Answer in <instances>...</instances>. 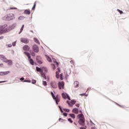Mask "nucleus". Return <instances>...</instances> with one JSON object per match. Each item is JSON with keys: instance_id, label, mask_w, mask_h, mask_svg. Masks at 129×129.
I'll return each instance as SVG.
<instances>
[{"instance_id": "obj_1", "label": "nucleus", "mask_w": 129, "mask_h": 129, "mask_svg": "<svg viewBox=\"0 0 129 129\" xmlns=\"http://www.w3.org/2000/svg\"><path fill=\"white\" fill-rule=\"evenodd\" d=\"M80 114H79L77 116V119H79L78 123L80 125L84 126L85 125V118L84 117V115L82 113V111L81 110H79Z\"/></svg>"}, {"instance_id": "obj_2", "label": "nucleus", "mask_w": 129, "mask_h": 129, "mask_svg": "<svg viewBox=\"0 0 129 129\" xmlns=\"http://www.w3.org/2000/svg\"><path fill=\"white\" fill-rule=\"evenodd\" d=\"M15 19V15L13 14H9L2 18L4 21H13Z\"/></svg>"}, {"instance_id": "obj_3", "label": "nucleus", "mask_w": 129, "mask_h": 129, "mask_svg": "<svg viewBox=\"0 0 129 129\" xmlns=\"http://www.w3.org/2000/svg\"><path fill=\"white\" fill-rule=\"evenodd\" d=\"M7 28V24H4V25L0 27V35L4 34V33H8V31H6Z\"/></svg>"}, {"instance_id": "obj_4", "label": "nucleus", "mask_w": 129, "mask_h": 129, "mask_svg": "<svg viewBox=\"0 0 129 129\" xmlns=\"http://www.w3.org/2000/svg\"><path fill=\"white\" fill-rule=\"evenodd\" d=\"M16 26H17V24L16 23L12 24V25L9 26L8 27V24H7V29L6 32H10V31H12V30H14L15 28H16Z\"/></svg>"}, {"instance_id": "obj_5", "label": "nucleus", "mask_w": 129, "mask_h": 129, "mask_svg": "<svg viewBox=\"0 0 129 129\" xmlns=\"http://www.w3.org/2000/svg\"><path fill=\"white\" fill-rule=\"evenodd\" d=\"M32 50L35 52V53H39V46L37 45L36 44H34L32 46Z\"/></svg>"}, {"instance_id": "obj_6", "label": "nucleus", "mask_w": 129, "mask_h": 129, "mask_svg": "<svg viewBox=\"0 0 129 129\" xmlns=\"http://www.w3.org/2000/svg\"><path fill=\"white\" fill-rule=\"evenodd\" d=\"M64 82L63 81L59 82L58 83V86L59 89L60 90L62 89V88L64 89Z\"/></svg>"}, {"instance_id": "obj_7", "label": "nucleus", "mask_w": 129, "mask_h": 129, "mask_svg": "<svg viewBox=\"0 0 129 129\" xmlns=\"http://www.w3.org/2000/svg\"><path fill=\"white\" fill-rule=\"evenodd\" d=\"M50 85L52 88H57V83L54 81L50 82Z\"/></svg>"}, {"instance_id": "obj_8", "label": "nucleus", "mask_w": 129, "mask_h": 129, "mask_svg": "<svg viewBox=\"0 0 129 129\" xmlns=\"http://www.w3.org/2000/svg\"><path fill=\"white\" fill-rule=\"evenodd\" d=\"M42 60V57L41 56H37L36 57V61L38 64H43V62L41 61Z\"/></svg>"}, {"instance_id": "obj_9", "label": "nucleus", "mask_w": 129, "mask_h": 129, "mask_svg": "<svg viewBox=\"0 0 129 129\" xmlns=\"http://www.w3.org/2000/svg\"><path fill=\"white\" fill-rule=\"evenodd\" d=\"M21 42H22V43H24V44H28V43H29V40L27 38H21Z\"/></svg>"}, {"instance_id": "obj_10", "label": "nucleus", "mask_w": 129, "mask_h": 129, "mask_svg": "<svg viewBox=\"0 0 129 129\" xmlns=\"http://www.w3.org/2000/svg\"><path fill=\"white\" fill-rule=\"evenodd\" d=\"M36 71L37 72H40V73L42 74L44 72V70H43V68H39L38 67H36Z\"/></svg>"}, {"instance_id": "obj_11", "label": "nucleus", "mask_w": 129, "mask_h": 129, "mask_svg": "<svg viewBox=\"0 0 129 129\" xmlns=\"http://www.w3.org/2000/svg\"><path fill=\"white\" fill-rule=\"evenodd\" d=\"M24 53L27 57L28 58V60H31L32 59V57L31 56V54H30V53H29L28 51H24Z\"/></svg>"}, {"instance_id": "obj_12", "label": "nucleus", "mask_w": 129, "mask_h": 129, "mask_svg": "<svg viewBox=\"0 0 129 129\" xmlns=\"http://www.w3.org/2000/svg\"><path fill=\"white\" fill-rule=\"evenodd\" d=\"M23 49L24 50V51H30V46H29V45H25L23 47Z\"/></svg>"}, {"instance_id": "obj_13", "label": "nucleus", "mask_w": 129, "mask_h": 129, "mask_svg": "<svg viewBox=\"0 0 129 129\" xmlns=\"http://www.w3.org/2000/svg\"><path fill=\"white\" fill-rule=\"evenodd\" d=\"M72 112L73 113H75L76 114H78V113H79V110H78V108H75L73 109Z\"/></svg>"}, {"instance_id": "obj_14", "label": "nucleus", "mask_w": 129, "mask_h": 129, "mask_svg": "<svg viewBox=\"0 0 129 129\" xmlns=\"http://www.w3.org/2000/svg\"><path fill=\"white\" fill-rule=\"evenodd\" d=\"M41 77H42V78H44V80H47V76H46V74L45 72H43L41 74H40Z\"/></svg>"}, {"instance_id": "obj_15", "label": "nucleus", "mask_w": 129, "mask_h": 129, "mask_svg": "<svg viewBox=\"0 0 129 129\" xmlns=\"http://www.w3.org/2000/svg\"><path fill=\"white\" fill-rule=\"evenodd\" d=\"M24 14H25V15H31V12L30 10L26 9L24 10Z\"/></svg>"}, {"instance_id": "obj_16", "label": "nucleus", "mask_w": 129, "mask_h": 129, "mask_svg": "<svg viewBox=\"0 0 129 129\" xmlns=\"http://www.w3.org/2000/svg\"><path fill=\"white\" fill-rule=\"evenodd\" d=\"M74 84L75 85V88H78V87H79V82H78V81H75Z\"/></svg>"}, {"instance_id": "obj_17", "label": "nucleus", "mask_w": 129, "mask_h": 129, "mask_svg": "<svg viewBox=\"0 0 129 129\" xmlns=\"http://www.w3.org/2000/svg\"><path fill=\"white\" fill-rule=\"evenodd\" d=\"M29 61L31 65H34L35 64V65H37V63H35V61H34V60H33V59H30V60H29Z\"/></svg>"}, {"instance_id": "obj_18", "label": "nucleus", "mask_w": 129, "mask_h": 129, "mask_svg": "<svg viewBox=\"0 0 129 129\" xmlns=\"http://www.w3.org/2000/svg\"><path fill=\"white\" fill-rule=\"evenodd\" d=\"M7 60V57H6V56H5V55H3V54H0V59L3 60Z\"/></svg>"}, {"instance_id": "obj_19", "label": "nucleus", "mask_w": 129, "mask_h": 129, "mask_svg": "<svg viewBox=\"0 0 129 129\" xmlns=\"http://www.w3.org/2000/svg\"><path fill=\"white\" fill-rule=\"evenodd\" d=\"M61 96H62V98H63V99H67V95H66V93H62Z\"/></svg>"}, {"instance_id": "obj_20", "label": "nucleus", "mask_w": 129, "mask_h": 129, "mask_svg": "<svg viewBox=\"0 0 129 129\" xmlns=\"http://www.w3.org/2000/svg\"><path fill=\"white\" fill-rule=\"evenodd\" d=\"M69 116L70 117H72V118H73L74 119H75V117H76V116H75V114L74 113H70Z\"/></svg>"}, {"instance_id": "obj_21", "label": "nucleus", "mask_w": 129, "mask_h": 129, "mask_svg": "<svg viewBox=\"0 0 129 129\" xmlns=\"http://www.w3.org/2000/svg\"><path fill=\"white\" fill-rule=\"evenodd\" d=\"M33 40H34V42H35V43H37V44H38V45H40V41H39L38 38L34 37L33 38Z\"/></svg>"}, {"instance_id": "obj_22", "label": "nucleus", "mask_w": 129, "mask_h": 129, "mask_svg": "<svg viewBox=\"0 0 129 129\" xmlns=\"http://www.w3.org/2000/svg\"><path fill=\"white\" fill-rule=\"evenodd\" d=\"M45 56L46 57L47 60L48 61V62H52V59H51V57H50V56L45 55Z\"/></svg>"}, {"instance_id": "obj_23", "label": "nucleus", "mask_w": 129, "mask_h": 129, "mask_svg": "<svg viewBox=\"0 0 129 129\" xmlns=\"http://www.w3.org/2000/svg\"><path fill=\"white\" fill-rule=\"evenodd\" d=\"M24 28H25V25H22L21 29H20V32L19 33V34H21L22 33V32H23V31L24 30Z\"/></svg>"}, {"instance_id": "obj_24", "label": "nucleus", "mask_w": 129, "mask_h": 129, "mask_svg": "<svg viewBox=\"0 0 129 129\" xmlns=\"http://www.w3.org/2000/svg\"><path fill=\"white\" fill-rule=\"evenodd\" d=\"M107 99H108L109 100H110L111 101H112V102H114V103L116 104V105H118V106H119L120 107H122V106H121V105H119V104H118V103H116V102L111 100L110 99L107 98Z\"/></svg>"}, {"instance_id": "obj_25", "label": "nucleus", "mask_w": 129, "mask_h": 129, "mask_svg": "<svg viewBox=\"0 0 129 129\" xmlns=\"http://www.w3.org/2000/svg\"><path fill=\"white\" fill-rule=\"evenodd\" d=\"M25 19H26V17L25 16H21L19 18V20L20 21H23V20H25Z\"/></svg>"}, {"instance_id": "obj_26", "label": "nucleus", "mask_w": 129, "mask_h": 129, "mask_svg": "<svg viewBox=\"0 0 129 129\" xmlns=\"http://www.w3.org/2000/svg\"><path fill=\"white\" fill-rule=\"evenodd\" d=\"M8 64L10 65V66H11V65L13 64V61H12L11 59H8Z\"/></svg>"}, {"instance_id": "obj_27", "label": "nucleus", "mask_w": 129, "mask_h": 129, "mask_svg": "<svg viewBox=\"0 0 129 129\" xmlns=\"http://www.w3.org/2000/svg\"><path fill=\"white\" fill-rule=\"evenodd\" d=\"M55 101L56 104L58 105V102H60V98L53 99Z\"/></svg>"}, {"instance_id": "obj_28", "label": "nucleus", "mask_w": 129, "mask_h": 129, "mask_svg": "<svg viewBox=\"0 0 129 129\" xmlns=\"http://www.w3.org/2000/svg\"><path fill=\"white\" fill-rule=\"evenodd\" d=\"M37 3V1H35L34 5H33V6L32 8V11H35V9H36V4Z\"/></svg>"}, {"instance_id": "obj_29", "label": "nucleus", "mask_w": 129, "mask_h": 129, "mask_svg": "<svg viewBox=\"0 0 129 129\" xmlns=\"http://www.w3.org/2000/svg\"><path fill=\"white\" fill-rule=\"evenodd\" d=\"M42 69H43L44 72H45V73H48V69H47V68H45L44 67H42Z\"/></svg>"}, {"instance_id": "obj_30", "label": "nucleus", "mask_w": 129, "mask_h": 129, "mask_svg": "<svg viewBox=\"0 0 129 129\" xmlns=\"http://www.w3.org/2000/svg\"><path fill=\"white\" fill-rule=\"evenodd\" d=\"M80 95H81V96H85L86 97H87L88 96V94H86V93H84L82 94H80Z\"/></svg>"}, {"instance_id": "obj_31", "label": "nucleus", "mask_w": 129, "mask_h": 129, "mask_svg": "<svg viewBox=\"0 0 129 129\" xmlns=\"http://www.w3.org/2000/svg\"><path fill=\"white\" fill-rule=\"evenodd\" d=\"M66 94L67 95V99H68V100H71V98H70V96H69V95L67 94V93H66Z\"/></svg>"}, {"instance_id": "obj_32", "label": "nucleus", "mask_w": 129, "mask_h": 129, "mask_svg": "<svg viewBox=\"0 0 129 129\" xmlns=\"http://www.w3.org/2000/svg\"><path fill=\"white\" fill-rule=\"evenodd\" d=\"M64 111H66V112H70V109H67V108H63Z\"/></svg>"}, {"instance_id": "obj_33", "label": "nucleus", "mask_w": 129, "mask_h": 129, "mask_svg": "<svg viewBox=\"0 0 129 129\" xmlns=\"http://www.w3.org/2000/svg\"><path fill=\"white\" fill-rule=\"evenodd\" d=\"M36 82H37V81L36 80L33 79L31 81V83L32 84H36Z\"/></svg>"}, {"instance_id": "obj_34", "label": "nucleus", "mask_w": 129, "mask_h": 129, "mask_svg": "<svg viewBox=\"0 0 129 129\" xmlns=\"http://www.w3.org/2000/svg\"><path fill=\"white\" fill-rule=\"evenodd\" d=\"M51 66L52 67L53 70H55V69H56V66H55V64L52 63Z\"/></svg>"}, {"instance_id": "obj_35", "label": "nucleus", "mask_w": 129, "mask_h": 129, "mask_svg": "<svg viewBox=\"0 0 129 129\" xmlns=\"http://www.w3.org/2000/svg\"><path fill=\"white\" fill-rule=\"evenodd\" d=\"M68 121H69V122H70L71 123H73V120H72V119H71V118H68Z\"/></svg>"}, {"instance_id": "obj_36", "label": "nucleus", "mask_w": 129, "mask_h": 129, "mask_svg": "<svg viewBox=\"0 0 129 129\" xmlns=\"http://www.w3.org/2000/svg\"><path fill=\"white\" fill-rule=\"evenodd\" d=\"M71 103H72L73 105L75 104L76 103V101H75V100H72L71 101Z\"/></svg>"}, {"instance_id": "obj_37", "label": "nucleus", "mask_w": 129, "mask_h": 129, "mask_svg": "<svg viewBox=\"0 0 129 129\" xmlns=\"http://www.w3.org/2000/svg\"><path fill=\"white\" fill-rule=\"evenodd\" d=\"M42 84L43 85H44V86H47V82H46L45 81H43Z\"/></svg>"}, {"instance_id": "obj_38", "label": "nucleus", "mask_w": 129, "mask_h": 129, "mask_svg": "<svg viewBox=\"0 0 129 129\" xmlns=\"http://www.w3.org/2000/svg\"><path fill=\"white\" fill-rule=\"evenodd\" d=\"M23 82H27L28 83H31V80H25Z\"/></svg>"}, {"instance_id": "obj_39", "label": "nucleus", "mask_w": 129, "mask_h": 129, "mask_svg": "<svg viewBox=\"0 0 129 129\" xmlns=\"http://www.w3.org/2000/svg\"><path fill=\"white\" fill-rule=\"evenodd\" d=\"M117 12H118V13H119V14L120 15H121L122 14H123V12H122V11L119 10V9H117Z\"/></svg>"}, {"instance_id": "obj_40", "label": "nucleus", "mask_w": 129, "mask_h": 129, "mask_svg": "<svg viewBox=\"0 0 129 129\" xmlns=\"http://www.w3.org/2000/svg\"><path fill=\"white\" fill-rule=\"evenodd\" d=\"M31 55L33 57H35L36 56V53H35L34 51H32Z\"/></svg>"}, {"instance_id": "obj_41", "label": "nucleus", "mask_w": 129, "mask_h": 129, "mask_svg": "<svg viewBox=\"0 0 129 129\" xmlns=\"http://www.w3.org/2000/svg\"><path fill=\"white\" fill-rule=\"evenodd\" d=\"M16 44H17V41H14L12 43V46H13V47H16Z\"/></svg>"}, {"instance_id": "obj_42", "label": "nucleus", "mask_w": 129, "mask_h": 129, "mask_svg": "<svg viewBox=\"0 0 129 129\" xmlns=\"http://www.w3.org/2000/svg\"><path fill=\"white\" fill-rule=\"evenodd\" d=\"M9 73H11L10 71H6L4 72V75H8Z\"/></svg>"}, {"instance_id": "obj_43", "label": "nucleus", "mask_w": 129, "mask_h": 129, "mask_svg": "<svg viewBox=\"0 0 129 129\" xmlns=\"http://www.w3.org/2000/svg\"><path fill=\"white\" fill-rule=\"evenodd\" d=\"M62 114H63V116H67V115H68V113H67V112H63L62 113Z\"/></svg>"}, {"instance_id": "obj_44", "label": "nucleus", "mask_w": 129, "mask_h": 129, "mask_svg": "<svg viewBox=\"0 0 129 129\" xmlns=\"http://www.w3.org/2000/svg\"><path fill=\"white\" fill-rule=\"evenodd\" d=\"M0 75H1V76H5V72H0Z\"/></svg>"}, {"instance_id": "obj_45", "label": "nucleus", "mask_w": 129, "mask_h": 129, "mask_svg": "<svg viewBox=\"0 0 129 129\" xmlns=\"http://www.w3.org/2000/svg\"><path fill=\"white\" fill-rule=\"evenodd\" d=\"M61 120H62V121H61ZM65 120H66L63 119H62V118H59L58 119V121H61V122H63V121H65Z\"/></svg>"}, {"instance_id": "obj_46", "label": "nucleus", "mask_w": 129, "mask_h": 129, "mask_svg": "<svg viewBox=\"0 0 129 129\" xmlns=\"http://www.w3.org/2000/svg\"><path fill=\"white\" fill-rule=\"evenodd\" d=\"M51 94L52 98H55V95H54V93H53V92H51Z\"/></svg>"}, {"instance_id": "obj_47", "label": "nucleus", "mask_w": 129, "mask_h": 129, "mask_svg": "<svg viewBox=\"0 0 129 129\" xmlns=\"http://www.w3.org/2000/svg\"><path fill=\"white\" fill-rule=\"evenodd\" d=\"M6 46H7V48H11V47H12V44H6Z\"/></svg>"}, {"instance_id": "obj_48", "label": "nucleus", "mask_w": 129, "mask_h": 129, "mask_svg": "<svg viewBox=\"0 0 129 129\" xmlns=\"http://www.w3.org/2000/svg\"><path fill=\"white\" fill-rule=\"evenodd\" d=\"M59 95H56V96H55V98H53V99H59Z\"/></svg>"}, {"instance_id": "obj_49", "label": "nucleus", "mask_w": 129, "mask_h": 129, "mask_svg": "<svg viewBox=\"0 0 129 129\" xmlns=\"http://www.w3.org/2000/svg\"><path fill=\"white\" fill-rule=\"evenodd\" d=\"M70 63L71 64H72V65H74V60H71Z\"/></svg>"}, {"instance_id": "obj_50", "label": "nucleus", "mask_w": 129, "mask_h": 129, "mask_svg": "<svg viewBox=\"0 0 129 129\" xmlns=\"http://www.w3.org/2000/svg\"><path fill=\"white\" fill-rule=\"evenodd\" d=\"M54 63H55L57 67L59 66V63L57 61H54Z\"/></svg>"}, {"instance_id": "obj_51", "label": "nucleus", "mask_w": 129, "mask_h": 129, "mask_svg": "<svg viewBox=\"0 0 129 129\" xmlns=\"http://www.w3.org/2000/svg\"><path fill=\"white\" fill-rule=\"evenodd\" d=\"M86 127H87V126H85V127L84 126H81L80 127V129H86Z\"/></svg>"}, {"instance_id": "obj_52", "label": "nucleus", "mask_w": 129, "mask_h": 129, "mask_svg": "<svg viewBox=\"0 0 129 129\" xmlns=\"http://www.w3.org/2000/svg\"><path fill=\"white\" fill-rule=\"evenodd\" d=\"M70 107H73V104L70 103V104L68 105Z\"/></svg>"}, {"instance_id": "obj_53", "label": "nucleus", "mask_w": 129, "mask_h": 129, "mask_svg": "<svg viewBox=\"0 0 129 129\" xmlns=\"http://www.w3.org/2000/svg\"><path fill=\"white\" fill-rule=\"evenodd\" d=\"M20 80H21V81H23V80H25V78H24V77H22L20 79Z\"/></svg>"}, {"instance_id": "obj_54", "label": "nucleus", "mask_w": 129, "mask_h": 129, "mask_svg": "<svg viewBox=\"0 0 129 129\" xmlns=\"http://www.w3.org/2000/svg\"><path fill=\"white\" fill-rule=\"evenodd\" d=\"M57 72H58V73H60L61 72V70H60V69L59 68H57Z\"/></svg>"}, {"instance_id": "obj_55", "label": "nucleus", "mask_w": 129, "mask_h": 129, "mask_svg": "<svg viewBox=\"0 0 129 129\" xmlns=\"http://www.w3.org/2000/svg\"><path fill=\"white\" fill-rule=\"evenodd\" d=\"M76 106H77V107H79V106H80V104H76Z\"/></svg>"}, {"instance_id": "obj_56", "label": "nucleus", "mask_w": 129, "mask_h": 129, "mask_svg": "<svg viewBox=\"0 0 129 129\" xmlns=\"http://www.w3.org/2000/svg\"><path fill=\"white\" fill-rule=\"evenodd\" d=\"M5 82H7V81H0V83H5Z\"/></svg>"}, {"instance_id": "obj_57", "label": "nucleus", "mask_w": 129, "mask_h": 129, "mask_svg": "<svg viewBox=\"0 0 129 129\" xmlns=\"http://www.w3.org/2000/svg\"><path fill=\"white\" fill-rule=\"evenodd\" d=\"M47 81H49V79H50V78H49V76H48L46 77V79H47Z\"/></svg>"}, {"instance_id": "obj_58", "label": "nucleus", "mask_w": 129, "mask_h": 129, "mask_svg": "<svg viewBox=\"0 0 129 129\" xmlns=\"http://www.w3.org/2000/svg\"><path fill=\"white\" fill-rule=\"evenodd\" d=\"M59 75V72H56V76H58Z\"/></svg>"}, {"instance_id": "obj_59", "label": "nucleus", "mask_w": 129, "mask_h": 129, "mask_svg": "<svg viewBox=\"0 0 129 129\" xmlns=\"http://www.w3.org/2000/svg\"><path fill=\"white\" fill-rule=\"evenodd\" d=\"M6 60H4V61H3V62H5V63H8L9 59H6Z\"/></svg>"}, {"instance_id": "obj_60", "label": "nucleus", "mask_w": 129, "mask_h": 129, "mask_svg": "<svg viewBox=\"0 0 129 129\" xmlns=\"http://www.w3.org/2000/svg\"><path fill=\"white\" fill-rule=\"evenodd\" d=\"M60 112H61V113H63V112H64V111H63V109H61L60 110Z\"/></svg>"}, {"instance_id": "obj_61", "label": "nucleus", "mask_w": 129, "mask_h": 129, "mask_svg": "<svg viewBox=\"0 0 129 129\" xmlns=\"http://www.w3.org/2000/svg\"><path fill=\"white\" fill-rule=\"evenodd\" d=\"M66 102H67V103L69 105V104H70V101H68V100H67V101H66Z\"/></svg>"}, {"instance_id": "obj_62", "label": "nucleus", "mask_w": 129, "mask_h": 129, "mask_svg": "<svg viewBox=\"0 0 129 129\" xmlns=\"http://www.w3.org/2000/svg\"><path fill=\"white\" fill-rule=\"evenodd\" d=\"M4 36L0 37V40H3V39H4Z\"/></svg>"}, {"instance_id": "obj_63", "label": "nucleus", "mask_w": 129, "mask_h": 129, "mask_svg": "<svg viewBox=\"0 0 129 129\" xmlns=\"http://www.w3.org/2000/svg\"><path fill=\"white\" fill-rule=\"evenodd\" d=\"M60 80H63V77H60Z\"/></svg>"}, {"instance_id": "obj_64", "label": "nucleus", "mask_w": 129, "mask_h": 129, "mask_svg": "<svg viewBox=\"0 0 129 129\" xmlns=\"http://www.w3.org/2000/svg\"><path fill=\"white\" fill-rule=\"evenodd\" d=\"M2 67V66H4V63H0V67Z\"/></svg>"}]
</instances>
